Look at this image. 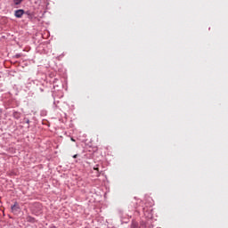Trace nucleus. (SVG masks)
Returning a JSON list of instances; mask_svg holds the SVG:
<instances>
[{
    "label": "nucleus",
    "mask_w": 228,
    "mask_h": 228,
    "mask_svg": "<svg viewBox=\"0 0 228 228\" xmlns=\"http://www.w3.org/2000/svg\"><path fill=\"white\" fill-rule=\"evenodd\" d=\"M12 212L14 214L20 212V207H19V203L15 202L14 205L11 207Z\"/></svg>",
    "instance_id": "obj_1"
},
{
    "label": "nucleus",
    "mask_w": 228,
    "mask_h": 228,
    "mask_svg": "<svg viewBox=\"0 0 228 228\" xmlns=\"http://www.w3.org/2000/svg\"><path fill=\"white\" fill-rule=\"evenodd\" d=\"M27 222H30V224H35L36 220L31 216H27Z\"/></svg>",
    "instance_id": "obj_3"
},
{
    "label": "nucleus",
    "mask_w": 228,
    "mask_h": 228,
    "mask_svg": "<svg viewBox=\"0 0 228 228\" xmlns=\"http://www.w3.org/2000/svg\"><path fill=\"white\" fill-rule=\"evenodd\" d=\"M94 170H97V172H99V167H94Z\"/></svg>",
    "instance_id": "obj_5"
},
{
    "label": "nucleus",
    "mask_w": 228,
    "mask_h": 228,
    "mask_svg": "<svg viewBox=\"0 0 228 228\" xmlns=\"http://www.w3.org/2000/svg\"><path fill=\"white\" fill-rule=\"evenodd\" d=\"M73 158H74V159L77 158V155H74Z\"/></svg>",
    "instance_id": "obj_6"
},
{
    "label": "nucleus",
    "mask_w": 228,
    "mask_h": 228,
    "mask_svg": "<svg viewBox=\"0 0 228 228\" xmlns=\"http://www.w3.org/2000/svg\"><path fill=\"white\" fill-rule=\"evenodd\" d=\"M14 15L15 17H17V19H20L24 15V10L22 9L16 10L14 12Z\"/></svg>",
    "instance_id": "obj_2"
},
{
    "label": "nucleus",
    "mask_w": 228,
    "mask_h": 228,
    "mask_svg": "<svg viewBox=\"0 0 228 228\" xmlns=\"http://www.w3.org/2000/svg\"><path fill=\"white\" fill-rule=\"evenodd\" d=\"M71 140H72V142H75L74 139L71 138Z\"/></svg>",
    "instance_id": "obj_7"
},
{
    "label": "nucleus",
    "mask_w": 228,
    "mask_h": 228,
    "mask_svg": "<svg viewBox=\"0 0 228 228\" xmlns=\"http://www.w3.org/2000/svg\"><path fill=\"white\" fill-rule=\"evenodd\" d=\"M24 0H13L14 4L19 5L20 3H22Z\"/></svg>",
    "instance_id": "obj_4"
}]
</instances>
